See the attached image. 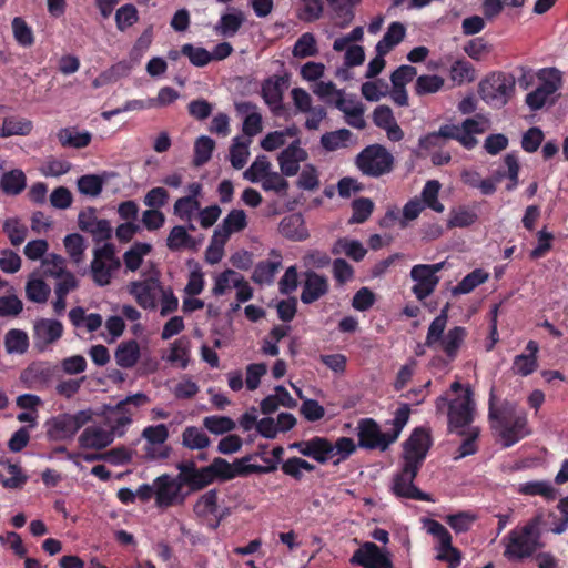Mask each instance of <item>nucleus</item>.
Wrapping results in <instances>:
<instances>
[{
  "instance_id": "1",
  "label": "nucleus",
  "mask_w": 568,
  "mask_h": 568,
  "mask_svg": "<svg viewBox=\"0 0 568 568\" xmlns=\"http://www.w3.org/2000/svg\"><path fill=\"white\" fill-rule=\"evenodd\" d=\"M494 393L489 397V419L491 427L498 436L504 447H510L525 436L529 430L527 427V416L513 402H504L499 407L495 406Z\"/></svg>"
},
{
  "instance_id": "2",
  "label": "nucleus",
  "mask_w": 568,
  "mask_h": 568,
  "mask_svg": "<svg viewBox=\"0 0 568 568\" xmlns=\"http://www.w3.org/2000/svg\"><path fill=\"white\" fill-rule=\"evenodd\" d=\"M449 393L437 398L436 408L442 412L448 406V428L452 433L464 434L465 428L473 427L471 423L476 414L473 393L469 387L456 381L450 385Z\"/></svg>"
},
{
  "instance_id": "3",
  "label": "nucleus",
  "mask_w": 568,
  "mask_h": 568,
  "mask_svg": "<svg viewBox=\"0 0 568 568\" xmlns=\"http://www.w3.org/2000/svg\"><path fill=\"white\" fill-rule=\"evenodd\" d=\"M149 402L144 393H136L120 400L114 406H105L104 419L113 437H122L133 423L136 409Z\"/></svg>"
},
{
  "instance_id": "4",
  "label": "nucleus",
  "mask_w": 568,
  "mask_h": 568,
  "mask_svg": "<svg viewBox=\"0 0 568 568\" xmlns=\"http://www.w3.org/2000/svg\"><path fill=\"white\" fill-rule=\"evenodd\" d=\"M541 521V515H537L520 530H511L505 539V556L510 559H520L535 552L540 546Z\"/></svg>"
},
{
  "instance_id": "5",
  "label": "nucleus",
  "mask_w": 568,
  "mask_h": 568,
  "mask_svg": "<svg viewBox=\"0 0 568 568\" xmlns=\"http://www.w3.org/2000/svg\"><path fill=\"white\" fill-rule=\"evenodd\" d=\"M92 417L93 413L91 409H82L73 414H59L45 422V434L50 440H70Z\"/></svg>"
},
{
  "instance_id": "6",
  "label": "nucleus",
  "mask_w": 568,
  "mask_h": 568,
  "mask_svg": "<svg viewBox=\"0 0 568 568\" xmlns=\"http://www.w3.org/2000/svg\"><path fill=\"white\" fill-rule=\"evenodd\" d=\"M515 89V80L505 73H491L479 83V94L489 105L504 106Z\"/></svg>"
},
{
  "instance_id": "7",
  "label": "nucleus",
  "mask_w": 568,
  "mask_h": 568,
  "mask_svg": "<svg viewBox=\"0 0 568 568\" xmlns=\"http://www.w3.org/2000/svg\"><path fill=\"white\" fill-rule=\"evenodd\" d=\"M120 267V261L115 256L114 246L105 243L94 250L91 262V274L93 282L99 286H105L111 283L114 272Z\"/></svg>"
},
{
  "instance_id": "8",
  "label": "nucleus",
  "mask_w": 568,
  "mask_h": 568,
  "mask_svg": "<svg viewBox=\"0 0 568 568\" xmlns=\"http://www.w3.org/2000/svg\"><path fill=\"white\" fill-rule=\"evenodd\" d=\"M161 287L158 273L151 271L143 274L142 278L130 282L126 285V291L139 306L144 310H154Z\"/></svg>"
},
{
  "instance_id": "9",
  "label": "nucleus",
  "mask_w": 568,
  "mask_h": 568,
  "mask_svg": "<svg viewBox=\"0 0 568 568\" xmlns=\"http://www.w3.org/2000/svg\"><path fill=\"white\" fill-rule=\"evenodd\" d=\"M356 164L364 174L379 176L390 171L393 155L381 145H369L358 154Z\"/></svg>"
},
{
  "instance_id": "10",
  "label": "nucleus",
  "mask_w": 568,
  "mask_h": 568,
  "mask_svg": "<svg viewBox=\"0 0 568 568\" xmlns=\"http://www.w3.org/2000/svg\"><path fill=\"white\" fill-rule=\"evenodd\" d=\"M445 263L417 264L410 270V278L414 282L413 294L418 301L428 297L436 288L439 277L437 273L444 268Z\"/></svg>"
},
{
  "instance_id": "11",
  "label": "nucleus",
  "mask_w": 568,
  "mask_h": 568,
  "mask_svg": "<svg viewBox=\"0 0 568 568\" xmlns=\"http://www.w3.org/2000/svg\"><path fill=\"white\" fill-rule=\"evenodd\" d=\"M219 491L211 489L199 497L193 510L197 517L206 521L212 529L219 527L221 520L229 514L227 508L219 505Z\"/></svg>"
},
{
  "instance_id": "12",
  "label": "nucleus",
  "mask_w": 568,
  "mask_h": 568,
  "mask_svg": "<svg viewBox=\"0 0 568 568\" xmlns=\"http://www.w3.org/2000/svg\"><path fill=\"white\" fill-rule=\"evenodd\" d=\"M418 467L404 464L402 470L394 476L392 491L398 498L433 501L428 494L420 491L415 485L414 479L418 473Z\"/></svg>"
},
{
  "instance_id": "13",
  "label": "nucleus",
  "mask_w": 568,
  "mask_h": 568,
  "mask_svg": "<svg viewBox=\"0 0 568 568\" xmlns=\"http://www.w3.org/2000/svg\"><path fill=\"white\" fill-rule=\"evenodd\" d=\"M358 445L369 449L386 450L395 440H390L389 432H382L373 419H362L357 426Z\"/></svg>"
},
{
  "instance_id": "14",
  "label": "nucleus",
  "mask_w": 568,
  "mask_h": 568,
  "mask_svg": "<svg viewBox=\"0 0 568 568\" xmlns=\"http://www.w3.org/2000/svg\"><path fill=\"white\" fill-rule=\"evenodd\" d=\"M351 564L364 568H393L388 551L382 550L374 542H365L351 558Z\"/></svg>"
},
{
  "instance_id": "15",
  "label": "nucleus",
  "mask_w": 568,
  "mask_h": 568,
  "mask_svg": "<svg viewBox=\"0 0 568 568\" xmlns=\"http://www.w3.org/2000/svg\"><path fill=\"white\" fill-rule=\"evenodd\" d=\"M430 447L429 434L422 428L413 432L404 446V464L420 467Z\"/></svg>"
},
{
  "instance_id": "16",
  "label": "nucleus",
  "mask_w": 568,
  "mask_h": 568,
  "mask_svg": "<svg viewBox=\"0 0 568 568\" xmlns=\"http://www.w3.org/2000/svg\"><path fill=\"white\" fill-rule=\"evenodd\" d=\"M307 156L306 150L301 146L300 139L293 140L277 155L281 173L285 176L296 175L300 171V164L306 161Z\"/></svg>"
},
{
  "instance_id": "17",
  "label": "nucleus",
  "mask_w": 568,
  "mask_h": 568,
  "mask_svg": "<svg viewBox=\"0 0 568 568\" xmlns=\"http://www.w3.org/2000/svg\"><path fill=\"white\" fill-rule=\"evenodd\" d=\"M33 341L39 351H45L50 345L59 341L63 334L61 322L52 318L36 321Z\"/></svg>"
},
{
  "instance_id": "18",
  "label": "nucleus",
  "mask_w": 568,
  "mask_h": 568,
  "mask_svg": "<svg viewBox=\"0 0 568 568\" xmlns=\"http://www.w3.org/2000/svg\"><path fill=\"white\" fill-rule=\"evenodd\" d=\"M303 456L313 458L317 463L325 464L332 459L331 442L324 437H313L307 440L296 442L290 445Z\"/></svg>"
},
{
  "instance_id": "19",
  "label": "nucleus",
  "mask_w": 568,
  "mask_h": 568,
  "mask_svg": "<svg viewBox=\"0 0 568 568\" xmlns=\"http://www.w3.org/2000/svg\"><path fill=\"white\" fill-rule=\"evenodd\" d=\"M181 484L168 476H161L155 479V499L161 507H168L176 503H181Z\"/></svg>"
},
{
  "instance_id": "20",
  "label": "nucleus",
  "mask_w": 568,
  "mask_h": 568,
  "mask_svg": "<svg viewBox=\"0 0 568 568\" xmlns=\"http://www.w3.org/2000/svg\"><path fill=\"white\" fill-rule=\"evenodd\" d=\"M143 348L140 343L134 339L122 341L115 348L114 361L116 365L124 369L133 368L141 359Z\"/></svg>"
},
{
  "instance_id": "21",
  "label": "nucleus",
  "mask_w": 568,
  "mask_h": 568,
  "mask_svg": "<svg viewBox=\"0 0 568 568\" xmlns=\"http://www.w3.org/2000/svg\"><path fill=\"white\" fill-rule=\"evenodd\" d=\"M374 123L386 132L388 140L398 142L404 138V132L394 118L393 111L387 105H378L373 113Z\"/></svg>"
},
{
  "instance_id": "22",
  "label": "nucleus",
  "mask_w": 568,
  "mask_h": 568,
  "mask_svg": "<svg viewBox=\"0 0 568 568\" xmlns=\"http://www.w3.org/2000/svg\"><path fill=\"white\" fill-rule=\"evenodd\" d=\"M328 291L327 278L315 272H306L305 280L301 293V301L304 304H312L320 300Z\"/></svg>"
},
{
  "instance_id": "23",
  "label": "nucleus",
  "mask_w": 568,
  "mask_h": 568,
  "mask_svg": "<svg viewBox=\"0 0 568 568\" xmlns=\"http://www.w3.org/2000/svg\"><path fill=\"white\" fill-rule=\"evenodd\" d=\"M114 437L109 429L93 425L87 427L79 436L78 442L82 448L102 449L109 446Z\"/></svg>"
},
{
  "instance_id": "24",
  "label": "nucleus",
  "mask_w": 568,
  "mask_h": 568,
  "mask_svg": "<svg viewBox=\"0 0 568 568\" xmlns=\"http://www.w3.org/2000/svg\"><path fill=\"white\" fill-rule=\"evenodd\" d=\"M285 85L286 80L280 75H273L262 84V98L273 112L282 109Z\"/></svg>"
},
{
  "instance_id": "25",
  "label": "nucleus",
  "mask_w": 568,
  "mask_h": 568,
  "mask_svg": "<svg viewBox=\"0 0 568 568\" xmlns=\"http://www.w3.org/2000/svg\"><path fill=\"white\" fill-rule=\"evenodd\" d=\"M527 354L517 355L513 362V372L520 376H528L538 367L537 353L539 345L535 341H529L526 345Z\"/></svg>"
},
{
  "instance_id": "26",
  "label": "nucleus",
  "mask_w": 568,
  "mask_h": 568,
  "mask_svg": "<svg viewBox=\"0 0 568 568\" xmlns=\"http://www.w3.org/2000/svg\"><path fill=\"white\" fill-rule=\"evenodd\" d=\"M247 226L246 214L243 210H232L222 221V223L215 229L217 236H222L226 240L231 234L241 232Z\"/></svg>"
},
{
  "instance_id": "27",
  "label": "nucleus",
  "mask_w": 568,
  "mask_h": 568,
  "mask_svg": "<svg viewBox=\"0 0 568 568\" xmlns=\"http://www.w3.org/2000/svg\"><path fill=\"white\" fill-rule=\"evenodd\" d=\"M405 34L406 28L402 22H392L383 38L376 44V53L387 54L403 41Z\"/></svg>"
},
{
  "instance_id": "28",
  "label": "nucleus",
  "mask_w": 568,
  "mask_h": 568,
  "mask_svg": "<svg viewBox=\"0 0 568 568\" xmlns=\"http://www.w3.org/2000/svg\"><path fill=\"white\" fill-rule=\"evenodd\" d=\"M237 110L247 113L242 126L244 139H251L263 130L262 115L256 111V106L252 103H242L237 105Z\"/></svg>"
},
{
  "instance_id": "29",
  "label": "nucleus",
  "mask_w": 568,
  "mask_h": 568,
  "mask_svg": "<svg viewBox=\"0 0 568 568\" xmlns=\"http://www.w3.org/2000/svg\"><path fill=\"white\" fill-rule=\"evenodd\" d=\"M280 232L283 236L293 241H303L308 236L301 214H291L284 217L280 223Z\"/></svg>"
},
{
  "instance_id": "30",
  "label": "nucleus",
  "mask_w": 568,
  "mask_h": 568,
  "mask_svg": "<svg viewBox=\"0 0 568 568\" xmlns=\"http://www.w3.org/2000/svg\"><path fill=\"white\" fill-rule=\"evenodd\" d=\"M516 491L526 496H541L547 500H554L557 497L556 488L548 480L520 483L516 486Z\"/></svg>"
},
{
  "instance_id": "31",
  "label": "nucleus",
  "mask_w": 568,
  "mask_h": 568,
  "mask_svg": "<svg viewBox=\"0 0 568 568\" xmlns=\"http://www.w3.org/2000/svg\"><path fill=\"white\" fill-rule=\"evenodd\" d=\"M467 335L466 328L455 326L450 328L444 336L437 349L443 351L449 359H454Z\"/></svg>"
},
{
  "instance_id": "32",
  "label": "nucleus",
  "mask_w": 568,
  "mask_h": 568,
  "mask_svg": "<svg viewBox=\"0 0 568 568\" xmlns=\"http://www.w3.org/2000/svg\"><path fill=\"white\" fill-rule=\"evenodd\" d=\"M271 255V260L261 262L256 265L253 272L254 282L258 284H271L273 282L282 264V257L275 251H273Z\"/></svg>"
},
{
  "instance_id": "33",
  "label": "nucleus",
  "mask_w": 568,
  "mask_h": 568,
  "mask_svg": "<svg viewBox=\"0 0 568 568\" xmlns=\"http://www.w3.org/2000/svg\"><path fill=\"white\" fill-rule=\"evenodd\" d=\"M447 322H448V305L443 307L439 315L437 317H435L433 320V322L430 323L428 331H427L426 339H425L426 346L437 349L438 345L440 344V342L443 341V338L445 336V329L447 326Z\"/></svg>"
},
{
  "instance_id": "34",
  "label": "nucleus",
  "mask_w": 568,
  "mask_h": 568,
  "mask_svg": "<svg viewBox=\"0 0 568 568\" xmlns=\"http://www.w3.org/2000/svg\"><path fill=\"white\" fill-rule=\"evenodd\" d=\"M332 253L334 255L344 254L349 258L359 262L365 257L367 251L359 241L348 237H342L334 243L332 247Z\"/></svg>"
},
{
  "instance_id": "35",
  "label": "nucleus",
  "mask_w": 568,
  "mask_h": 568,
  "mask_svg": "<svg viewBox=\"0 0 568 568\" xmlns=\"http://www.w3.org/2000/svg\"><path fill=\"white\" fill-rule=\"evenodd\" d=\"M477 219V205H460L450 211L447 224L449 227H467L473 225Z\"/></svg>"
},
{
  "instance_id": "36",
  "label": "nucleus",
  "mask_w": 568,
  "mask_h": 568,
  "mask_svg": "<svg viewBox=\"0 0 568 568\" xmlns=\"http://www.w3.org/2000/svg\"><path fill=\"white\" fill-rule=\"evenodd\" d=\"M298 131L296 126H288L281 131L267 133L261 141V148L267 152L275 151L285 145L288 139H297Z\"/></svg>"
},
{
  "instance_id": "37",
  "label": "nucleus",
  "mask_w": 568,
  "mask_h": 568,
  "mask_svg": "<svg viewBox=\"0 0 568 568\" xmlns=\"http://www.w3.org/2000/svg\"><path fill=\"white\" fill-rule=\"evenodd\" d=\"M92 135L89 131H80L77 128H64L58 132V140L63 146L81 149L91 142Z\"/></svg>"
},
{
  "instance_id": "38",
  "label": "nucleus",
  "mask_w": 568,
  "mask_h": 568,
  "mask_svg": "<svg viewBox=\"0 0 568 568\" xmlns=\"http://www.w3.org/2000/svg\"><path fill=\"white\" fill-rule=\"evenodd\" d=\"M244 20L245 18L240 11L225 13L220 18L219 22L214 27V31L224 38L234 37L242 27Z\"/></svg>"
},
{
  "instance_id": "39",
  "label": "nucleus",
  "mask_w": 568,
  "mask_h": 568,
  "mask_svg": "<svg viewBox=\"0 0 568 568\" xmlns=\"http://www.w3.org/2000/svg\"><path fill=\"white\" fill-rule=\"evenodd\" d=\"M142 437L148 444V455L154 458L156 457L154 450L166 442L169 437V429L164 424L148 426L143 429Z\"/></svg>"
},
{
  "instance_id": "40",
  "label": "nucleus",
  "mask_w": 568,
  "mask_h": 568,
  "mask_svg": "<svg viewBox=\"0 0 568 568\" xmlns=\"http://www.w3.org/2000/svg\"><path fill=\"white\" fill-rule=\"evenodd\" d=\"M251 139L235 136L230 148V161L234 169L240 170L245 166L250 158Z\"/></svg>"
},
{
  "instance_id": "41",
  "label": "nucleus",
  "mask_w": 568,
  "mask_h": 568,
  "mask_svg": "<svg viewBox=\"0 0 568 568\" xmlns=\"http://www.w3.org/2000/svg\"><path fill=\"white\" fill-rule=\"evenodd\" d=\"M165 361L179 368H186L190 362V342L186 338L174 341L169 348Z\"/></svg>"
},
{
  "instance_id": "42",
  "label": "nucleus",
  "mask_w": 568,
  "mask_h": 568,
  "mask_svg": "<svg viewBox=\"0 0 568 568\" xmlns=\"http://www.w3.org/2000/svg\"><path fill=\"white\" fill-rule=\"evenodd\" d=\"M32 129V122L26 118L7 116L3 119V123L0 128V136L28 135L31 133Z\"/></svg>"
},
{
  "instance_id": "43",
  "label": "nucleus",
  "mask_w": 568,
  "mask_h": 568,
  "mask_svg": "<svg viewBox=\"0 0 568 568\" xmlns=\"http://www.w3.org/2000/svg\"><path fill=\"white\" fill-rule=\"evenodd\" d=\"M182 445L191 450H202L211 445V439L203 429L187 426L182 432Z\"/></svg>"
},
{
  "instance_id": "44",
  "label": "nucleus",
  "mask_w": 568,
  "mask_h": 568,
  "mask_svg": "<svg viewBox=\"0 0 568 568\" xmlns=\"http://www.w3.org/2000/svg\"><path fill=\"white\" fill-rule=\"evenodd\" d=\"M538 88L549 95L557 92L562 84L561 72L556 68H544L537 72Z\"/></svg>"
},
{
  "instance_id": "45",
  "label": "nucleus",
  "mask_w": 568,
  "mask_h": 568,
  "mask_svg": "<svg viewBox=\"0 0 568 568\" xmlns=\"http://www.w3.org/2000/svg\"><path fill=\"white\" fill-rule=\"evenodd\" d=\"M440 134H443L445 139L457 140L468 150L473 149L478 142L475 135L468 132L462 124H444L440 126Z\"/></svg>"
},
{
  "instance_id": "46",
  "label": "nucleus",
  "mask_w": 568,
  "mask_h": 568,
  "mask_svg": "<svg viewBox=\"0 0 568 568\" xmlns=\"http://www.w3.org/2000/svg\"><path fill=\"white\" fill-rule=\"evenodd\" d=\"M489 274L481 268H476L467 274L455 287H453V295L468 294L477 286L485 283Z\"/></svg>"
},
{
  "instance_id": "47",
  "label": "nucleus",
  "mask_w": 568,
  "mask_h": 568,
  "mask_svg": "<svg viewBox=\"0 0 568 568\" xmlns=\"http://www.w3.org/2000/svg\"><path fill=\"white\" fill-rule=\"evenodd\" d=\"M240 283V273L233 270H225L214 277L212 294L215 296H222L226 294L231 288H234V286H237Z\"/></svg>"
},
{
  "instance_id": "48",
  "label": "nucleus",
  "mask_w": 568,
  "mask_h": 568,
  "mask_svg": "<svg viewBox=\"0 0 568 568\" xmlns=\"http://www.w3.org/2000/svg\"><path fill=\"white\" fill-rule=\"evenodd\" d=\"M2 191L9 195H17L26 187V175L21 170H11L1 178Z\"/></svg>"
},
{
  "instance_id": "49",
  "label": "nucleus",
  "mask_w": 568,
  "mask_h": 568,
  "mask_svg": "<svg viewBox=\"0 0 568 568\" xmlns=\"http://www.w3.org/2000/svg\"><path fill=\"white\" fill-rule=\"evenodd\" d=\"M292 53L295 58L305 59L315 57L318 53V47L313 33H303L295 42Z\"/></svg>"
},
{
  "instance_id": "50",
  "label": "nucleus",
  "mask_w": 568,
  "mask_h": 568,
  "mask_svg": "<svg viewBox=\"0 0 568 568\" xmlns=\"http://www.w3.org/2000/svg\"><path fill=\"white\" fill-rule=\"evenodd\" d=\"M352 139V132L347 129H341L322 135L321 144L327 151H336L346 148Z\"/></svg>"
},
{
  "instance_id": "51",
  "label": "nucleus",
  "mask_w": 568,
  "mask_h": 568,
  "mask_svg": "<svg viewBox=\"0 0 568 568\" xmlns=\"http://www.w3.org/2000/svg\"><path fill=\"white\" fill-rule=\"evenodd\" d=\"M151 252V245L148 243H134L124 255V264L126 270L134 272L136 271L144 258Z\"/></svg>"
},
{
  "instance_id": "52",
  "label": "nucleus",
  "mask_w": 568,
  "mask_h": 568,
  "mask_svg": "<svg viewBox=\"0 0 568 568\" xmlns=\"http://www.w3.org/2000/svg\"><path fill=\"white\" fill-rule=\"evenodd\" d=\"M476 78V70L468 61L458 60L450 68V79L458 85L470 83Z\"/></svg>"
},
{
  "instance_id": "53",
  "label": "nucleus",
  "mask_w": 568,
  "mask_h": 568,
  "mask_svg": "<svg viewBox=\"0 0 568 568\" xmlns=\"http://www.w3.org/2000/svg\"><path fill=\"white\" fill-rule=\"evenodd\" d=\"M184 480L192 489H202L214 481L210 466L184 471Z\"/></svg>"
},
{
  "instance_id": "54",
  "label": "nucleus",
  "mask_w": 568,
  "mask_h": 568,
  "mask_svg": "<svg viewBox=\"0 0 568 568\" xmlns=\"http://www.w3.org/2000/svg\"><path fill=\"white\" fill-rule=\"evenodd\" d=\"M440 186L442 185L437 180H429L426 182L422 191V203L424 206H427L437 213H442L445 209L438 201Z\"/></svg>"
},
{
  "instance_id": "55",
  "label": "nucleus",
  "mask_w": 568,
  "mask_h": 568,
  "mask_svg": "<svg viewBox=\"0 0 568 568\" xmlns=\"http://www.w3.org/2000/svg\"><path fill=\"white\" fill-rule=\"evenodd\" d=\"M3 231L13 246L22 244L28 235V227L17 217L7 219L3 222Z\"/></svg>"
},
{
  "instance_id": "56",
  "label": "nucleus",
  "mask_w": 568,
  "mask_h": 568,
  "mask_svg": "<svg viewBox=\"0 0 568 568\" xmlns=\"http://www.w3.org/2000/svg\"><path fill=\"white\" fill-rule=\"evenodd\" d=\"M50 287L47 285V283L39 278L36 275L30 276L29 281L26 285V294L27 297L36 303H44L47 302L49 295H50Z\"/></svg>"
},
{
  "instance_id": "57",
  "label": "nucleus",
  "mask_w": 568,
  "mask_h": 568,
  "mask_svg": "<svg viewBox=\"0 0 568 568\" xmlns=\"http://www.w3.org/2000/svg\"><path fill=\"white\" fill-rule=\"evenodd\" d=\"M201 207L199 200L191 197H179L173 205V213L185 222H191Z\"/></svg>"
},
{
  "instance_id": "58",
  "label": "nucleus",
  "mask_w": 568,
  "mask_h": 568,
  "mask_svg": "<svg viewBox=\"0 0 568 568\" xmlns=\"http://www.w3.org/2000/svg\"><path fill=\"white\" fill-rule=\"evenodd\" d=\"M4 346L9 354H23L29 346V337L26 332L10 329L4 338Z\"/></svg>"
},
{
  "instance_id": "59",
  "label": "nucleus",
  "mask_w": 568,
  "mask_h": 568,
  "mask_svg": "<svg viewBox=\"0 0 568 568\" xmlns=\"http://www.w3.org/2000/svg\"><path fill=\"white\" fill-rule=\"evenodd\" d=\"M203 426L214 435H222L235 429V422L227 416H206L203 419Z\"/></svg>"
},
{
  "instance_id": "60",
  "label": "nucleus",
  "mask_w": 568,
  "mask_h": 568,
  "mask_svg": "<svg viewBox=\"0 0 568 568\" xmlns=\"http://www.w3.org/2000/svg\"><path fill=\"white\" fill-rule=\"evenodd\" d=\"M43 274L53 278H58L69 271L65 268V260L58 254L51 253L41 261Z\"/></svg>"
},
{
  "instance_id": "61",
  "label": "nucleus",
  "mask_w": 568,
  "mask_h": 568,
  "mask_svg": "<svg viewBox=\"0 0 568 568\" xmlns=\"http://www.w3.org/2000/svg\"><path fill=\"white\" fill-rule=\"evenodd\" d=\"M271 171V163L265 155H258L250 165L248 169L245 170L243 176L245 180L257 183L261 182L262 179Z\"/></svg>"
},
{
  "instance_id": "62",
  "label": "nucleus",
  "mask_w": 568,
  "mask_h": 568,
  "mask_svg": "<svg viewBox=\"0 0 568 568\" xmlns=\"http://www.w3.org/2000/svg\"><path fill=\"white\" fill-rule=\"evenodd\" d=\"M214 146L215 143L211 138L200 136L194 144V165L202 166L205 164L211 159Z\"/></svg>"
},
{
  "instance_id": "63",
  "label": "nucleus",
  "mask_w": 568,
  "mask_h": 568,
  "mask_svg": "<svg viewBox=\"0 0 568 568\" xmlns=\"http://www.w3.org/2000/svg\"><path fill=\"white\" fill-rule=\"evenodd\" d=\"M139 21L136 8L131 4H124L115 11V23L119 31L123 32Z\"/></svg>"
},
{
  "instance_id": "64",
  "label": "nucleus",
  "mask_w": 568,
  "mask_h": 568,
  "mask_svg": "<svg viewBox=\"0 0 568 568\" xmlns=\"http://www.w3.org/2000/svg\"><path fill=\"white\" fill-rule=\"evenodd\" d=\"M445 520L456 534H462L471 528L476 520V516L470 511H459L457 514L446 516Z\"/></svg>"
}]
</instances>
